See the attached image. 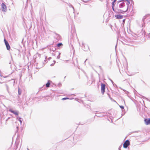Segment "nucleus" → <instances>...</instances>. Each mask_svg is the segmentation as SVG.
I'll return each instance as SVG.
<instances>
[{"instance_id":"obj_4","label":"nucleus","mask_w":150,"mask_h":150,"mask_svg":"<svg viewBox=\"0 0 150 150\" xmlns=\"http://www.w3.org/2000/svg\"><path fill=\"white\" fill-rule=\"evenodd\" d=\"M101 93L103 95L105 91V86L104 84L101 83Z\"/></svg>"},{"instance_id":"obj_10","label":"nucleus","mask_w":150,"mask_h":150,"mask_svg":"<svg viewBox=\"0 0 150 150\" xmlns=\"http://www.w3.org/2000/svg\"><path fill=\"white\" fill-rule=\"evenodd\" d=\"M144 120L146 125H149L150 124V118L145 119Z\"/></svg>"},{"instance_id":"obj_51","label":"nucleus","mask_w":150,"mask_h":150,"mask_svg":"<svg viewBox=\"0 0 150 150\" xmlns=\"http://www.w3.org/2000/svg\"><path fill=\"white\" fill-rule=\"evenodd\" d=\"M4 83V82H0V83Z\"/></svg>"},{"instance_id":"obj_38","label":"nucleus","mask_w":150,"mask_h":150,"mask_svg":"<svg viewBox=\"0 0 150 150\" xmlns=\"http://www.w3.org/2000/svg\"><path fill=\"white\" fill-rule=\"evenodd\" d=\"M51 59V57H49V58H48V60H50Z\"/></svg>"},{"instance_id":"obj_24","label":"nucleus","mask_w":150,"mask_h":150,"mask_svg":"<svg viewBox=\"0 0 150 150\" xmlns=\"http://www.w3.org/2000/svg\"><path fill=\"white\" fill-rule=\"evenodd\" d=\"M116 8H116L115 9L114 8V6H112V9L113 10V11L115 13V10H116Z\"/></svg>"},{"instance_id":"obj_16","label":"nucleus","mask_w":150,"mask_h":150,"mask_svg":"<svg viewBox=\"0 0 150 150\" xmlns=\"http://www.w3.org/2000/svg\"><path fill=\"white\" fill-rule=\"evenodd\" d=\"M109 79L110 80V81H111V82L112 83V84L114 86H116V87H117V86L116 85V84H115L114 83V82H113V81H112V80H111L110 79V78H109Z\"/></svg>"},{"instance_id":"obj_25","label":"nucleus","mask_w":150,"mask_h":150,"mask_svg":"<svg viewBox=\"0 0 150 150\" xmlns=\"http://www.w3.org/2000/svg\"><path fill=\"white\" fill-rule=\"evenodd\" d=\"M4 116H3L1 117V121H3V120H4L5 119V117H4Z\"/></svg>"},{"instance_id":"obj_44","label":"nucleus","mask_w":150,"mask_h":150,"mask_svg":"<svg viewBox=\"0 0 150 150\" xmlns=\"http://www.w3.org/2000/svg\"><path fill=\"white\" fill-rule=\"evenodd\" d=\"M112 101H113L114 102H116V101L115 100H114V99H113V100H112Z\"/></svg>"},{"instance_id":"obj_34","label":"nucleus","mask_w":150,"mask_h":150,"mask_svg":"<svg viewBox=\"0 0 150 150\" xmlns=\"http://www.w3.org/2000/svg\"><path fill=\"white\" fill-rule=\"evenodd\" d=\"M108 96L109 97V98H110V99L111 100H113V99L112 98H111L110 96V95H108Z\"/></svg>"},{"instance_id":"obj_21","label":"nucleus","mask_w":150,"mask_h":150,"mask_svg":"<svg viewBox=\"0 0 150 150\" xmlns=\"http://www.w3.org/2000/svg\"><path fill=\"white\" fill-rule=\"evenodd\" d=\"M21 118L20 117H18V120L20 122L21 124L22 123V121L21 120Z\"/></svg>"},{"instance_id":"obj_37","label":"nucleus","mask_w":150,"mask_h":150,"mask_svg":"<svg viewBox=\"0 0 150 150\" xmlns=\"http://www.w3.org/2000/svg\"><path fill=\"white\" fill-rule=\"evenodd\" d=\"M131 4H133V5L134 4V1L132 0H131Z\"/></svg>"},{"instance_id":"obj_31","label":"nucleus","mask_w":150,"mask_h":150,"mask_svg":"<svg viewBox=\"0 0 150 150\" xmlns=\"http://www.w3.org/2000/svg\"><path fill=\"white\" fill-rule=\"evenodd\" d=\"M60 38V36L59 35H58V36L57 37V39H59Z\"/></svg>"},{"instance_id":"obj_3","label":"nucleus","mask_w":150,"mask_h":150,"mask_svg":"<svg viewBox=\"0 0 150 150\" xmlns=\"http://www.w3.org/2000/svg\"><path fill=\"white\" fill-rule=\"evenodd\" d=\"M127 2L126 3V5H127V9L125 11V12H127L128 9L130 10V8H131V5H129L130 4V2L129 0H125Z\"/></svg>"},{"instance_id":"obj_2","label":"nucleus","mask_w":150,"mask_h":150,"mask_svg":"<svg viewBox=\"0 0 150 150\" xmlns=\"http://www.w3.org/2000/svg\"><path fill=\"white\" fill-rule=\"evenodd\" d=\"M130 145V142L128 139L126 140L123 144V147L124 148H127Z\"/></svg>"},{"instance_id":"obj_58","label":"nucleus","mask_w":150,"mask_h":150,"mask_svg":"<svg viewBox=\"0 0 150 150\" xmlns=\"http://www.w3.org/2000/svg\"><path fill=\"white\" fill-rule=\"evenodd\" d=\"M84 50V51H86V50Z\"/></svg>"},{"instance_id":"obj_26","label":"nucleus","mask_w":150,"mask_h":150,"mask_svg":"<svg viewBox=\"0 0 150 150\" xmlns=\"http://www.w3.org/2000/svg\"><path fill=\"white\" fill-rule=\"evenodd\" d=\"M60 54H61L60 53H59L58 55L57 56V59H59L60 58Z\"/></svg>"},{"instance_id":"obj_48","label":"nucleus","mask_w":150,"mask_h":150,"mask_svg":"<svg viewBox=\"0 0 150 150\" xmlns=\"http://www.w3.org/2000/svg\"><path fill=\"white\" fill-rule=\"evenodd\" d=\"M16 128L17 129H18L19 128V127L18 126L16 127Z\"/></svg>"},{"instance_id":"obj_17","label":"nucleus","mask_w":150,"mask_h":150,"mask_svg":"<svg viewBox=\"0 0 150 150\" xmlns=\"http://www.w3.org/2000/svg\"><path fill=\"white\" fill-rule=\"evenodd\" d=\"M56 50V49L55 47H53L52 48H50V50H52L54 52Z\"/></svg>"},{"instance_id":"obj_47","label":"nucleus","mask_w":150,"mask_h":150,"mask_svg":"<svg viewBox=\"0 0 150 150\" xmlns=\"http://www.w3.org/2000/svg\"><path fill=\"white\" fill-rule=\"evenodd\" d=\"M46 61H47V60H44V62H45V63H46Z\"/></svg>"},{"instance_id":"obj_53","label":"nucleus","mask_w":150,"mask_h":150,"mask_svg":"<svg viewBox=\"0 0 150 150\" xmlns=\"http://www.w3.org/2000/svg\"><path fill=\"white\" fill-rule=\"evenodd\" d=\"M27 150H29V149H28V148H27Z\"/></svg>"},{"instance_id":"obj_32","label":"nucleus","mask_w":150,"mask_h":150,"mask_svg":"<svg viewBox=\"0 0 150 150\" xmlns=\"http://www.w3.org/2000/svg\"><path fill=\"white\" fill-rule=\"evenodd\" d=\"M147 37L148 38H150V33H148L147 35Z\"/></svg>"},{"instance_id":"obj_39","label":"nucleus","mask_w":150,"mask_h":150,"mask_svg":"<svg viewBox=\"0 0 150 150\" xmlns=\"http://www.w3.org/2000/svg\"><path fill=\"white\" fill-rule=\"evenodd\" d=\"M54 63H52V64H51L50 66H53L54 65Z\"/></svg>"},{"instance_id":"obj_29","label":"nucleus","mask_w":150,"mask_h":150,"mask_svg":"<svg viewBox=\"0 0 150 150\" xmlns=\"http://www.w3.org/2000/svg\"><path fill=\"white\" fill-rule=\"evenodd\" d=\"M122 147V144H121L119 147L118 148V150H121V148Z\"/></svg>"},{"instance_id":"obj_49","label":"nucleus","mask_w":150,"mask_h":150,"mask_svg":"<svg viewBox=\"0 0 150 150\" xmlns=\"http://www.w3.org/2000/svg\"><path fill=\"white\" fill-rule=\"evenodd\" d=\"M45 86V85H44L43 87H42L40 89H42V88H43L44 86Z\"/></svg>"},{"instance_id":"obj_1","label":"nucleus","mask_w":150,"mask_h":150,"mask_svg":"<svg viewBox=\"0 0 150 150\" xmlns=\"http://www.w3.org/2000/svg\"><path fill=\"white\" fill-rule=\"evenodd\" d=\"M143 29H142V31L140 32L138 34H132V35L134 37V38H138V37H142L143 34L144 32L143 31Z\"/></svg>"},{"instance_id":"obj_14","label":"nucleus","mask_w":150,"mask_h":150,"mask_svg":"<svg viewBox=\"0 0 150 150\" xmlns=\"http://www.w3.org/2000/svg\"><path fill=\"white\" fill-rule=\"evenodd\" d=\"M62 45H63V44L62 43H59L57 45V46H56L58 48H60V47Z\"/></svg>"},{"instance_id":"obj_40","label":"nucleus","mask_w":150,"mask_h":150,"mask_svg":"<svg viewBox=\"0 0 150 150\" xmlns=\"http://www.w3.org/2000/svg\"><path fill=\"white\" fill-rule=\"evenodd\" d=\"M79 99L78 98H75V100H76V101H78V100H79Z\"/></svg>"},{"instance_id":"obj_42","label":"nucleus","mask_w":150,"mask_h":150,"mask_svg":"<svg viewBox=\"0 0 150 150\" xmlns=\"http://www.w3.org/2000/svg\"><path fill=\"white\" fill-rule=\"evenodd\" d=\"M125 19H124L122 21H123V23H125Z\"/></svg>"},{"instance_id":"obj_28","label":"nucleus","mask_w":150,"mask_h":150,"mask_svg":"<svg viewBox=\"0 0 150 150\" xmlns=\"http://www.w3.org/2000/svg\"><path fill=\"white\" fill-rule=\"evenodd\" d=\"M115 5V2L113 1L112 2V6H114Z\"/></svg>"},{"instance_id":"obj_18","label":"nucleus","mask_w":150,"mask_h":150,"mask_svg":"<svg viewBox=\"0 0 150 150\" xmlns=\"http://www.w3.org/2000/svg\"><path fill=\"white\" fill-rule=\"evenodd\" d=\"M5 86H6V90H7V91H8V92L9 87H8V85L7 84H5Z\"/></svg>"},{"instance_id":"obj_30","label":"nucleus","mask_w":150,"mask_h":150,"mask_svg":"<svg viewBox=\"0 0 150 150\" xmlns=\"http://www.w3.org/2000/svg\"><path fill=\"white\" fill-rule=\"evenodd\" d=\"M11 117H8L7 118L6 120V123H7V120L10 118Z\"/></svg>"},{"instance_id":"obj_52","label":"nucleus","mask_w":150,"mask_h":150,"mask_svg":"<svg viewBox=\"0 0 150 150\" xmlns=\"http://www.w3.org/2000/svg\"><path fill=\"white\" fill-rule=\"evenodd\" d=\"M87 60V59H86V60L85 61V62H84V63H85V62Z\"/></svg>"},{"instance_id":"obj_20","label":"nucleus","mask_w":150,"mask_h":150,"mask_svg":"<svg viewBox=\"0 0 150 150\" xmlns=\"http://www.w3.org/2000/svg\"><path fill=\"white\" fill-rule=\"evenodd\" d=\"M142 96V98H143L145 99H146L147 100L149 101H150L149 100L148 98H146V97H145L144 96Z\"/></svg>"},{"instance_id":"obj_15","label":"nucleus","mask_w":150,"mask_h":150,"mask_svg":"<svg viewBox=\"0 0 150 150\" xmlns=\"http://www.w3.org/2000/svg\"><path fill=\"white\" fill-rule=\"evenodd\" d=\"M145 18H143L142 20V27H143L145 26V23H144V19H145Z\"/></svg>"},{"instance_id":"obj_23","label":"nucleus","mask_w":150,"mask_h":150,"mask_svg":"<svg viewBox=\"0 0 150 150\" xmlns=\"http://www.w3.org/2000/svg\"><path fill=\"white\" fill-rule=\"evenodd\" d=\"M69 98L68 97H65L64 98H63L62 99V100H65L67 99H69Z\"/></svg>"},{"instance_id":"obj_33","label":"nucleus","mask_w":150,"mask_h":150,"mask_svg":"<svg viewBox=\"0 0 150 150\" xmlns=\"http://www.w3.org/2000/svg\"><path fill=\"white\" fill-rule=\"evenodd\" d=\"M95 115L97 117H102L101 115Z\"/></svg>"},{"instance_id":"obj_13","label":"nucleus","mask_w":150,"mask_h":150,"mask_svg":"<svg viewBox=\"0 0 150 150\" xmlns=\"http://www.w3.org/2000/svg\"><path fill=\"white\" fill-rule=\"evenodd\" d=\"M50 81H48L47 82L46 84L45 85L47 88L49 87L50 85Z\"/></svg>"},{"instance_id":"obj_22","label":"nucleus","mask_w":150,"mask_h":150,"mask_svg":"<svg viewBox=\"0 0 150 150\" xmlns=\"http://www.w3.org/2000/svg\"><path fill=\"white\" fill-rule=\"evenodd\" d=\"M123 1H126V0H119L118 1H117V4H118L119 3H120V2H122Z\"/></svg>"},{"instance_id":"obj_54","label":"nucleus","mask_w":150,"mask_h":150,"mask_svg":"<svg viewBox=\"0 0 150 150\" xmlns=\"http://www.w3.org/2000/svg\"><path fill=\"white\" fill-rule=\"evenodd\" d=\"M98 112V111H96V113H97V112Z\"/></svg>"},{"instance_id":"obj_35","label":"nucleus","mask_w":150,"mask_h":150,"mask_svg":"<svg viewBox=\"0 0 150 150\" xmlns=\"http://www.w3.org/2000/svg\"><path fill=\"white\" fill-rule=\"evenodd\" d=\"M82 1H83V2H85V3H87L88 1H84L83 0H81Z\"/></svg>"},{"instance_id":"obj_43","label":"nucleus","mask_w":150,"mask_h":150,"mask_svg":"<svg viewBox=\"0 0 150 150\" xmlns=\"http://www.w3.org/2000/svg\"><path fill=\"white\" fill-rule=\"evenodd\" d=\"M84 46V47H85V46L84 45V44L83 43H82V47H83Z\"/></svg>"},{"instance_id":"obj_6","label":"nucleus","mask_w":150,"mask_h":150,"mask_svg":"<svg viewBox=\"0 0 150 150\" xmlns=\"http://www.w3.org/2000/svg\"><path fill=\"white\" fill-rule=\"evenodd\" d=\"M1 10L3 12H6L7 11V7L6 5L3 3L1 5Z\"/></svg>"},{"instance_id":"obj_36","label":"nucleus","mask_w":150,"mask_h":150,"mask_svg":"<svg viewBox=\"0 0 150 150\" xmlns=\"http://www.w3.org/2000/svg\"><path fill=\"white\" fill-rule=\"evenodd\" d=\"M61 84L60 83H58V86L59 87H60L61 86Z\"/></svg>"},{"instance_id":"obj_46","label":"nucleus","mask_w":150,"mask_h":150,"mask_svg":"<svg viewBox=\"0 0 150 150\" xmlns=\"http://www.w3.org/2000/svg\"><path fill=\"white\" fill-rule=\"evenodd\" d=\"M117 1V0H114L113 1L115 2Z\"/></svg>"},{"instance_id":"obj_7","label":"nucleus","mask_w":150,"mask_h":150,"mask_svg":"<svg viewBox=\"0 0 150 150\" xmlns=\"http://www.w3.org/2000/svg\"><path fill=\"white\" fill-rule=\"evenodd\" d=\"M9 111L11 113H13V114L16 115H18L19 112L18 111H15L11 109H10L9 110Z\"/></svg>"},{"instance_id":"obj_41","label":"nucleus","mask_w":150,"mask_h":150,"mask_svg":"<svg viewBox=\"0 0 150 150\" xmlns=\"http://www.w3.org/2000/svg\"><path fill=\"white\" fill-rule=\"evenodd\" d=\"M86 47H87V48L88 49H89V47L87 45H86Z\"/></svg>"},{"instance_id":"obj_57","label":"nucleus","mask_w":150,"mask_h":150,"mask_svg":"<svg viewBox=\"0 0 150 150\" xmlns=\"http://www.w3.org/2000/svg\"><path fill=\"white\" fill-rule=\"evenodd\" d=\"M117 45H116V46H115V47H116Z\"/></svg>"},{"instance_id":"obj_11","label":"nucleus","mask_w":150,"mask_h":150,"mask_svg":"<svg viewBox=\"0 0 150 150\" xmlns=\"http://www.w3.org/2000/svg\"><path fill=\"white\" fill-rule=\"evenodd\" d=\"M115 16L117 19H121L123 18V15H115Z\"/></svg>"},{"instance_id":"obj_56","label":"nucleus","mask_w":150,"mask_h":150,"mask_svg":"<svg viewBox=\"0 0 150 150\" xmlns=\"http://www.w3.org/2000/svg\"><path fill=\"white\" fill-rule=\"evenodd\" d=\"M88 106H89V107H90V106L89 105H88Z\"/></svg>"},{"instance_id":"obj_27","label":"nucleus","mask_w":150,"mask_h":150,"mask_svg":"<svg viewBox=\"0 0 150 150\" xmlns=\"http://www.w3.org/2000/svg\"><path fill=\"white\" fill-rule=\"evenodd\" d=\"M120 108L122 110L124 109V107L122 105H120L119 106Z\"/></svg>"},{"instance_id":"obj_50","label":"nucleus","mask_w":150,"mask_h":150,"mask_svg":"<svg viewBox=\"0 0 150 150\" xmlns=\"http://www.w3.org/2000/svg\"><path fill=\"white\" fill-rule=\"evenodd\" d=\"M2 103V102L1 100H0V105Z\"/></svg>"},{"instance_id":"obj_12","label":"nucleus","mask_w":150,"mask_h":150,"mask_svg":"<svg viewBox=\"0 0 150 150\" xmlns=\"http://www.w3.org/2000/svg\"><path fill=\"white\" fill-rule=\"evenodd\" d=\"M22 90L19 87H18V93L19 95H21L22 93Z\"/></svg>"},{"instance_id":"obj_5","label":"nucleus","mask_w":150,"mask_h":150,"mask_svg":"<svg viewBox=\"0 0 150 150\" xmlns=\"http://www.w3.org/2000/svg\"><path fill=\"white\" fill-rule=\"evenodd\" d=\"M4 41L5 43V44L6 45V49L7 50H9L10 49V45L8 43V41L5 39H4Z\"/></svg>"},{"instance_id":"obj_8","label":"nucleus","mask_w":150,"mask_h":150,"mask_svg":"<svg viewBox=\"0 0 150 150\" xmlns=\"http://www.w3.org/2000/svg\"><path fill=\"white\" fill-rule=\"evenodd\" d=\"M126 1H123L121 3L119 4V7L120 8H122L125 6V2Z\"/></svg>"},{"instance_id":"obj_55","label":"nucleus","mask_w":150,"mask_h":150,"mask_svg":"<svg viewBox=\"0 0 150 150\" xmlns=\"http://www.w3.org/2000/svg\"><path fill=\"white\" fill-rule=\"evenodd\" d=\"M75 94H73V95H74V96H75Z\"/></svg>"},{"instance_id":"obj_45","label":"nucleus","mask_w":150,"mask_h":150,"mask_svg":"<svg viewBox=\"0 0 150 150\" xmlns=\"http://www.w3.org/2000/svg\"><path fill=\"white\" fill-rule=\"evenodd\" d=\"M53 62H54V63L55 64V63L56 62V61H54V60L53 61Z\"/></svg>"},{"instance_id":"obj_19","label":"nucleus","mask_w":150,"mask_h":150,"mask_svg":"<svg viewBox=\"0 0 150 150\" xmlns=\"http://www.w3.org/2000/svg\"><path fill=\"white\" fill-rule=\"evenodd\" d=\"M69 6L70 7H72L73 8L74 11V7L71 5V4L69 3Z\"/></svg>"},{"instance_id":"obj_9","label":"nucleus","mask_w":150,"mask_h":150,"mask_svg":"<svg viewBox=\"0 0 150 150\" xmlns=\"http://www.w3.org/2000/svg\"><path fill=\"white\" fill-rule=\"evenodd\" d=\"M125 12V11H123L120 9L118 8H116V10H115V13H124Z\"/></svg>"}]
</instances>
